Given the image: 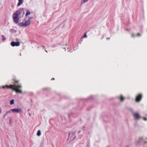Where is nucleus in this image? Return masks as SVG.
Instances as JSON below:
<instances>
[{"instance_id": "nucleus-9", "label": "nucleus", "mask_w": 147, "mask_h": 147, "mask_svg": "<svg viewBox=\"0 0 147 147\" xmlns=\"http://www.w3.org/2000/svg\"><path fill=\"white\" fill-rule=\"evenodd\" d=\"M37 135L38 136H40L41 135V131L40 130H39L38 131Z\"/></svg>"}, {"instance_id": "nucleus-1", "label": "nucleus", "mask_w": 147, "mask_h": 147, "mask_svg": "<svg viewBox=\"0 0 147 147\" xmlns=\"http://www.w3.org/2000/svg\"><path fill=\"white\" fill-rule=\"evenodd\" d=\"M12 80L13 81V83L14 84L13 85H10L9 86L6 85L3 86L2 88L3 89H10L16 91L17 93H22V91L21 90L19 89L22 88V86L21 85H16L17 84H18L19 81L17 80L16 78H13Z\"/></svg>"}, {"instance_id": "nucleus-17", "label": "nucleus", "mask_w": 147, "mask_h": 147, "mask_svg": "<svg viewBox=\"0 0 147 147\" xmlns=\"http://www.w3.org/2000/svg\"><path fill=\"white\" fill-rule=\"evenodd\" d=\"M143 118L144 120L146 121L147 120V119L145 117H143Z\"/></svg>"}, {"instance_id": "nucleus-21", "label": "nucleus", "mask_w": 147, "mask_h": 147, "mask_svg": "<svg viewBox=\"0 0 147 147\" xmlns=\"http://www.w3.org/2000/svg\"><path fill=\"white\" fill-rule=\"evenodd\" d=\"M107 40H108V39H110V38H107Z\"/></svg>"}, {"instance_id": "nucleus-20", "label": "nucleus", "mask_w": 147, "mask_h": 147, "mask_svg": "<svg viewBox=\"0 0 147 147\" xmlns=\"http://www.w3.org/2000/svg\"><path fill=\"white\" fill-rule=\"evenodd\" d=\"M32 17H29L28 18V19H29V20H30V19H32Z\"/></svg>"}, {"instance_id": "nucleus-5", "label": "nucleus", "mask_w": 147, "mask_h": 147, "mask_svg": "<svg viewBox=\"0 0 147 147\" xmlns=\"http://www.w3.org/2000/svg\"><path fill=\"white\" fill-rule=\"evenodd\" d=\"M133 116L134 118L136 119H139L141 118L140 114L137 113H134L133 114Z\"/></svg>"}, {"instance_id": "nucleus-24", "label": "nucleus", "mask_w": 147, "mask_h": 147, "mask_svg": "<svg viewBox=\"0 0 147 147\" xmlns=\"http://www.w3.org/2000/svg\"><path fill=\"white\" fill-rule=\"evenodd\" d=\"M1 88V87H0V88Z\"/></svg>"}, {"instance_id": "nucleus-3", "label": "nucleus", "mask_w": 147, "mask_h": 147, "mask_svg": "<svg viewBox=\"0 0 147 147\" xmlns=\"http://www.w3.org/2000/svg\"><path fill=\"white\" fill-rule=\"evenodd\" d=\"M31 23V20H28L26 21L25 23L21 22L19 24V26H20L26 27L29 25Z\"/></svg>"}, {"instance_id": "nucleus-4", "label": "nucleus", "mask_w": 147, "mask_h": 147, "mask_svg": "<svg viewBox=\"0 0 147 147\" xmlns=\"http://www.w3.org/2000/svg\"><path fill=\"white\" fill-rule=\"evenodd\" d=\"M142 97V94H140L137 95L136 98V102H140L141 100Z\"/></svg>"}, {"instance_id": "nucleus-23", "label": "nucleus", "mask_w": 147, "mask_h": 147, "mask_svg": "<svg viewBox=\"0 0 147 147\" xmlns=\"http://www.w3.org/2000/svg\"><path fill=\"white\" fill-rule=\"evenodd\" d=\"M53 80H54L55 79H54V78H53Z\"/></svg>"}, {"instance_id": "nucleus-8", "label": "nucleus", "mask_w": 147, "mask_h": 147, "mask_svg": "<svg viewBox=\"0 0 147 147\" xmlns=\"http://www.w3.org/2000/svg\"><path fill=\"white\" fill-rule=\"evenodd\" d=\"M19 2L17 5V6H19L23 3V0H18Z\"/></svg>"}, {"instance_id": "nucleus-6", "label": "nucleus", "mask_w": 147, "mask_h": 147, "mask_svg": "<svg viewBox=\"0 0 147 147\" xmlns=\"http://www.w3.org/2000/svg\"><path fill=\"white\" fill-rule=\"evenodd\" d=\"M11 45L13 47L18 46L20 45V44L19 42H12L11 43Z\"/></svg>"}, {"instance_id": "nucleus-10", "label": "nucleus", "mask_w": 147, "mask_h": 147, "mask_svg": "<svg viewBox=\"0 0 147 147\" xmlns=\"http://www.w3.org/2000/svg\"><path fill=\"white\" fill-rule=\"evenodd\" d=\"M30 12L29 11H27L25 15L26 17H27L28 16L30 15Z\"/></svg>"}, {"instance_id": "nucleus-7", "label": "nucleus", "mask_w": 147, "mask_h": 147, "mask_svg": "<svg viewBox=\"0 0 147 147\" xmlns=\"http://www.w3.org/2000/svg\"><path fill=\"white\" fill-rule=\"evenodd\" d=\"M13 112H15L17 113H20L22 111V110L20 109H11Z\"/></svg>"}, {"instance_id": "nucleus-22", "label": "nucleus", "mask_w": 147, "mask_h": 147, "mask_svg": "<svg viewBox=\"0 0 147 147\" xmlns=\"http://www.w3.org/2000/svg\"><path fill=\"white\" fill-rule=\"evenodd\" d=\"M24 14L23 15V16H24Z\"/></svg>"}, {"instance_id": "nucleus-11", "label": "nucleus", "mask_w": 147, "mask_h": 147, "mask_svg": "<svg viewBox=\"0 0 147 147\" xmlns=\"http://www.w3.org/2000/svg\"><path fill=\"white\" fill-rule=\"evenodd\" d=\"M14 104V100L12 99L10 101V104L11 105H12Z\"/></svg>"}, {"instance_id": "nucleus-19", "label": "nucleus", "mask_w": 147, "mask_h": 147, "mask_svg": "<svg viewBox=\"0 0 147 147\" xmlns=\"http://www.w3.org/2000/svg\"><path fill=\"white\" fill-rule=\"evenodd\" d=\"M131 36L132 37H134V35L133 34H131Z\"/></svg>"}, {"instance_id": "nucleus-13", "label": "nucleus", "mask_w": 147, "mask_h": 147, "mask_svg": "<svg viewBox=\"0 0 147 147\" xmlns=\"http://www.w3.org/2000/svg\"><path fill=\"white\" fill-rule=\"evenodd\" d=\"M2 37V40L3 41H4L6 40V38L3 35L1 36Z\"/></svg>"}, {"instance_id": "nucleus-2", "label": "nucleus", "mask_w": 147, "mask_h": 147, "mask_svg": "<svg viewBox=\"0 0 147 147\" xmlns=\"http://www.w3.org/2000/svg\"><path fill=\"white\" fill-rule=\"evenodd\" d=\"M20 13V11L17 10L13 13V18L15 23H17L19 22V15Z\"/></svg>"}, {"instance_id": "nucleus-15", "label": "nucleus", "mask_w": 147, "mask_h": 147, "mask_svg": "<svg viewBox=\"0 0 147 147\" xmlns=\"http://www.w3.org/2000/svg\"><path fill=\"white\" fill-rule=\"evenodd\" d=\"M11 111V109L10 110H9V111H7V112L6 113V114H5L4 115V117H5V116L6 115H7L8 113H10Z\"/></svg>"}, {"instance_id": "nucleus-18", "label": "nucleus", "mask_w": 147, "mask_h": 147, "mask_svg": "<svg viewBox=\"0 0 147 147\" xmlns=\"http://www.w3.org/2000/svg\"><path fill=\"white\" fill-rule=\"evenodd\" d=\"M88 0H84V3H86L87 2Z\"/></svg>"}, {"instance_id": "nucleus-14", "label": "nucleus", "mask_w": 147, "mask_h": 147, "mask_svg": "<svg viewBox=\"0 0 147 147\" xmlns=\"http://www.w3.org/2000/svg\"><path fill=\"white\" fill-rule=\"evenodd\" d=\"M87 36L86 35V33L84 34V35L82 37V38H87Z\"/></svg>"}, {"instance_id": "nucleus-12", "label": "nucleus", "mask_w": 147, "mask_h": 147, "mask_svg": "<svg viewBox=\"0 0 147 147\" xmlns=\"http://www.w3.org/2000/svg\"><path fill=\"white\" fill-rule=\"evenodd\" d=\"M124 99V98L122 95H121L120 97V100L121 101H123Z\"/></svg>"}, {"instance_id": "nucleus-16", "label": "nucleus", "mask_w": 147, "mask_h": 147, "mask_svg": "<svg viewBox=\"0 0 147 147\" xmlns=\"http://www.w3.org/2000/svg\"><path fill=\"white\" fill-rule=\"evenodd\" d=\"M137 36H141L140 34L139 33L137 34Z\"/></svg>"}]
</instances>
